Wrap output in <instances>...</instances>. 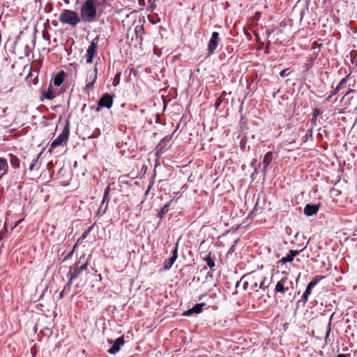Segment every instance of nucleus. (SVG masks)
Listing matches in <instances>:
<instances>
[{"mask_svg":"<svg viewBox=\"0 0 357 357\" xmlns=\"http://www.w3.org/2000/svg\"><path fill=\"white\" fill-rule=\"evenodd\" d=\"M97 0H86L80 7V19L85 23H91L96 21L97 17Z\"/></svg>","mask_w":357,"mask_h":357,"instance_id":"nucleus-1","label":"nucleus"},{"mask_svg":"<svg viewBox=\"0 0 357 357\" xmlns=\"http://www.w3.org/2000/svg\"><path fill=\"white\" fill-rule=\"evenodd\" d=\"M59 20L63 24L75 27L82 22L78 13L73 10L64 9L59 15Z\"/></svg>","mask_w":357,"mask_h":357,"instance_id":"nucleus-2","label":"nucleus"},{"mask_svg":"<svg viewBox=\"0 0 357 357\" xmlns=\"http://www.w3.org/2000/svg\"><path fill=\"white\" fill-rule=\"evenodd\" d=\"M69 135L70 121L69 120H66L61 133L51 143L50 151H51L52 149L62 145L63 142L66 143L68 141Z\"/></svg>","mask_w":357,"mask_h":357,"instance_id":"nucleus-3","label":"nucleus"},{"mask_svg":"<svg viewBox=\"0 0 357 357\" xmlns=\"http://www.w3.org/2000/svg\"><path fill=\"white\" fill-rule=\"evenodd\" d=\"M293 289V281L289 280L287 277H284L276 283L274 291L275 294H284L289 293L291 294L290 291Z\"/></svg>","mask_w":357,"mask_h":357,"instance_id":"nucleus-4","label":"nucleus"},{"mask_svg":"<svg viewBox=\"0 0 357 357\" xmlns=\"http://www.w3.org/2000/svg\"><path fill=\"white\" fill-rule=\"evenodd\" d=\"M173 134L168 135L163 137L155 147V156L160 157L162 153L167 151L171 147V141Z\"/></svg>","mask_w":357,"mask_h":357,"instance_id":"nucleus-5","label":"nucleus"},{"mask_svg":"<svg viewBox=\"0 0 357 357\" xmlns=\"http://www.w3.org/2000/svg\"><path fill=\"white\" fill-rule=\"evenodd\" d=\"M110 191H111V188H110V185L109 184L105 188L102 202H101L100 205V206L97 211V213H96L97 215L102 216L106 213V211L107 210V207H108L109 200L110 199V197H109Z\"/></svg>","mask_w":357,"mask_h":357,"instance_id":"nucleus-6","label":"nucleus"},{"mask_svg":"<svg viewBox=\"0 0 357 357\" xmlns=\"http://www.w3.org/2000/svg\"><path fill=\"white\" fill-rule=\"evenodd\" d=\"M114 96L108 93H105L98 101L96 112H99L101 108L110 109L113 105Z\"/></svg>","mask_w":357,"mask_h":357,"instance_id":"nucleus-7","label":"nucleus"},{"mask_svg":"<svg viewBox=\"0 0 357 357\" xmlns=\"http://www.w3.org/2000/svg\"><path fill=\"white\" fill-rule=\"evenodd\" d=\"M98 42V38H94L91 41L90 45L89 46V47L86 50V53L84 57L86 58V62L87 63H91L93 61L95 56L97 54Z\"/></svg>","mask_w":357,"mask_h":357,"instance_id":"nucleus-8","label":"nucleus"},{"mask_svg":"<svg viewBox=\"0 0 357 357\" xmlns=\"http://www.w3.org/2000/svg\"><path fill=\"white\" fill-rule=\"evenodd\" d=\"M178 245L177 243H176L174 249L172 251V257L165 260L162 266L165 271L169 270L174 264V262L176 261V259L178 258Z\"/></svg>","mask_w":357,"mask_h":357,"instance_id":"nucleus-9","label":"nucleus"},{"mask_svg":"<svg viewBox=\"0 0 357 357\" xmlns=\"http://www.w3.org/2000/svg\"><path fill=\"white\" fill-rule=\"evenodd\" d=\"M82 259H84V255L81 256L79 257V261L76 262L73 266L70 268L69 273L67 274V278L68 279H70V280L73 281L74 280L77 279L82 273L79 267V264L81 262Z\"/></svg>","mask_w":357,"mask_h":357,"instance_id":"nucleus-10","label":"nucleus"},{"mask_svg":"<svg viewBox=\"0 0 357 357\" xmlns=\"http://www.w3.org/2000/svg\"><path fill=\"white\" fill-rule=\"evenodd\" d=\"M108 342L112 344V347L107 350V352L110 354H116L118 353L121 349V347L125 343L123 336L118 337L114 341L109 340Z\"/></svg>","mask_w":357,"mask_h":357,"instance_id":"nucleus-11","label":"nucleus"},{"mask_svg":"<svg viewBox=\"0 0 357 357\" xmlns=\"http://www.w3.org/2000/svg\"><path fill=\"white\" fill-rule=\"evenodd\" d=\"M219 40V33L216 31L212 33L211 38L208 43V53L211 55L214 53L216 50Z\"/></svg>","mask_w":357,"mask_h":357,"instance_id":"nucleus-12","label":"nucleus"},{"mask_svg":"<svg viewBox=\"0 0 357 357\" xmlns=\"http://www.w3.org/2000/svg\"><path fill=\"white\" fill-rule=\"evenodd\" d=\"M97 63L95 65V68L92 72H90L86 79L85 89H90L93 86V84L97 79Z\"/></svg>","mask_w":357,"mask_h":357,"instance_id":"nucleus-13","label":"nucleus"},{"mask_svg":"<svg viewBox=\"0 0 357 357\" xmlns=\"http://www.w3.org/2000/svg\"><path fill=\"white\" fill-rule=\"evenodd\" d=\"M206 305L205 303H200L195 304L192 308L188 309L183 312V315L185 317H190L194 314H197L202 312L203 307Z\"/></svg>","mask_w":357,"mask_h":357,"instance_id":"nucleus-14","label":"nucleus"},{"mask_svg":"<svg viewBox=\"0 0 357 357\" xmlns=\"http://www.w3.org/2000/svg\"><path fill=\"white\" fill-rule=\"evenodd\" d=\"M319 208V204H307L304 207L303 213L307 217L312 216L317 213Z\"/></svg>","mask_w":357,"mask_h":357,"instance_id":"nucleus-15","label":"nucleus"},{"mask_svg":"<svg viewBox=\"0 0 357 357\" xmlns=\"http://www.w3.org/2000/svg\"><path fill=\"white\" fill-rule=\"evenodd\" d=\"M326 276L324 275H316L313 278V279L307 284L306 289L304 292L310 295L312 293V289L323 279H324Z\"/></svg>","mask_w":357,"mask_h":357,"instance_id":"nucleus-16","label":"nucleus"},{"mask_svg":"<svg viewBox=\"0 0 357 357\" xmlns=\"http://www.w3.org/2000/svg\"><path fill=\"white\" fill-rule=\"evenodd\" d=\"M354 83V79L348 75L340 81L335 89H344L347 88V89H350V87L353 86Z\"/></svg>","mask_w":357,"mask_h":357,"instance_id":"nucleus-17","label":"nucleus"},{"mask_svg":"<svg viewBox=\"0 0 357 357\" xmlns=\"http://www.w3.org/2000/svg\"><path fill=\"white\" fill-rule=\"evenodd\" d=\"M173 202H174V199L169 201L162 207L160 208V209L158 211V215H157L158 218L160 219L158 226H159L160 224L161 223L162 220L163 219L165 215L169 211L170 207L172 206Z\"/></svg>","mask_w":357,"mask_h":357,"instance_id":"nucleus-18","label":"nucleus"},{"mask_svg":"<svg viewBox=\"0 0 357 357\" xmlns=\"http://www.w3.org/2000/svg\"><path fill=\"white\" fill-rule=\"evenodd\" d=\"M145 34V31L144 29L143 25H137L135 27V40L138 43L139 45L142 44L143 41V36Z\"/></svg>","mask_w":357,"mask_h":357,"instance_id":"nucleus-19","label":"nucleus"},{"mask_svg":"<svg viewBox=\"0 0 357 357\" xmlns=\"http://www.w3.org/2000/svg\"><path fill=\"white\" fill-rule=\"evenodd\" d=\"M43 152H40L36 158H34L29 167V171L38 170L41 166V161L39 160Z\"/></svg>","mask_w":357,"mask_h":357,"instance_id":"nucleus-20","label":"nucleus"},{"mask_svg":"<svg viewBox=\"0 0 357 357\" xmlns=\"http://www.w3.org/2000/svg\"><path fill=\"white\" fill-rule=\"evenodd\" d=\"M66 77V73L63 70L59 72L55 76H54L52 79V81L54 86H59L63 82Z\"/></svg>","mask_w":357,"mask_h":357,"instance_id":"nucleus-21","label":"nucleus"},{"mask_svg":"<svg viewBox=\"0 0 357 357\" xmlns=\"http://www.w3.org/2000/svg\"><path fill=\"white\" fill-rule=\"evenodd\" d=\"M8 157L9 158V162L12 167L14 169H18L20 167V159L13 153H8Z\"/></svg>","mask_w":357,"mask_h":357,"instance_id":"nucleus-22","label":"nucleus"},{"mask_svg":"<svg viewBox=\"0 0 357 357\" xmlns=\"http://www.w3.org/2000/svg\"><path fill=\"white\" fill-rule=\"evenodd\" d=\"M55 96L54 91H42L40 100L43 101L44 99L52 100Z\"/></svg>","mask_w":357,"mask_h":357,"instance_id":"nucleus-23","label":"nucleus"},{"mask_svg":"<svg viewBox=\"0 0 357 357\" xmlns=\"http://www.w3.org/2000/svg\"><path fill=\"white\" fill-rule=\"evenodd\" d=\"M333 316H334V312L330 316L329 321L327 324L326 337H325L326 343H327L328 341H330L329 336H330L331 331L332 320H333Z\"/></svg>","mask_w":357,"mask_h":357,"instance_id":"nucleus-24","label":"nucleus"},{"mask_svg":"<svg viewBox=\"0 0 357 357\" xmlns=\"http://www.w3.org/2000/svg\"><path fill=\"white\" fill-rule=\"evenodd\" d=\"M94 225L92 226L88 227V229L82 234V236L77 239L75 244L78 245L79 243H80L82 241H83L89 234V233L92 231Z\"/></svg>","mask_w":357,"mask_h":357,"instance_id":"nucleus-25","label":"nucleus"},{"mask_svg":"<svg viewBox=\"0 0 357 357\" xmlns=\"http://www.w3.org/2000/svg\"><path fill=\"white\" fill-rule=\"evenodd\" d=\"M273 160V153L271 151L267 152L264 158H263V164L266 165V166H269Z\"/></svg>","mask_w":357,"mask_h":357,"instance_id":"nucleus-26","label":"nucleus"},{"mask_svg":"<svg viewBox=\"0 0 357 357\" xmlns=\"http://www.w3.org/2000/svg\"><path fill=\"white\" fill-rule=\"evenodd\" d=\"M227 92L225 91H222V94L220 95V96H219L218 98H217L215 99V103H214V107L215 109H218L220 105H221V103L223 101V99H222V96H225L227 95Z\"/></svg>","mask_w":357,"mask_h":357,"instance_id":"nucleus-27","label":"nucleus"},{"mask_svg":"<svg viewBox=\"0 0 357 357\" xmlns=\"http://www.w3.org/2000/svg\"><path fill=\"white\" fill-rule=\"evenodd\" d=\"M77 245L75 244L73 247V249L63 257L62 262L68 261L73 257L75 250L77 248Z\"/></svg>","mask_w":357,"mask_h":357,"instance_id":"nucleus-28","label":"nucleus"},{"mask_svg":"<svg viewBox=\"0 0 357 357\" xmlns=\"http://www.w3.org/2000/svg\"><path fill=\"white\" fill-rule=\"evenodd\" d=\"M204 261H206L207 266L210 268H213L215 267V261L210 256V254L206 257L204 258Z\"/></svg>","mask_w":357,"mask_h":357,"instance_id":"nucleus-29","label":"nucleus"},{"mask_svg":"<svg viewBox=\"0 0 357 357\" xmlns=\"http://www.w3.org/2000/svg\"><path fill=\"white\" fill-rule=\"evenodd\" d=\"M100 135V130L99 128H96L93 132L87 136L88 139H96L98 138Z\"/></svg>","mask_w":357,"mask_h":357,"instance_id":"nucleus-30","label":"nucleus"},{"mask_svg":"<svg viewBox=\"0 0 357 357\" xmlns=\"http://www.w3.org/2000/svg\"><path fill=\"white\" fill-rule=\"evenodd\" d=\"M73 282V280H70V279H68V282L64 286L63 291V292L66 293V294H68L69 292L70 291Z\"/></svg>","mask_w":357,"mask_h":357,"instance_id":"nucleus-31","label":"nucleus"},{"mask_svg":"<svg viewBox=\"0 0 357 357\" xmlns=\"http://www.w3.org/2000/svg\"><path fill=\"white\" fill-rule=\"evenodd\" d=\"M338 91H331V93L327 96L326 98L324 100V102H336L337 98H335L334 100H332L333 96H334Z\"/></svg>","mask_w":357,"mask_h":357,"instance_id":"nucleus-32","label":"nucleus"},{"mask_svg":"<svg viewBox=\"0 0 357 357\" xmlns=\"http://www.w3.org/2000/svg\"><path fill=\"white\" fill-rule=\"evenodd\" d=\"M309 294H307V293L305 292H303L302 296H301V300H299L298 302H297V305H298L300 303H303V305H305V303L307 302L308 301V297H309Z\"/></svg>","mask_w":357,"mask_h":357,"instance_id":"nucleus-33","label":"nucleus"},{"mask_svg":"<svg viewBox=\"0 0 357 357\" xmlns=\"http://www.w3.org/2000/svg\"><path fill=\"white\" fill-rule=\"evenodd\" d=\"M292 72H293V70L291 68H286V69L282 70L280 73V75L282 77H286L290 75Z\"/></svg>","mask_w":357,"mask_h":357,"instance_id":"nucleus-34","label":"nucleus"},{"mask_svg":"<svg viewBox=\"0 0 357 357\" xmlns=\"http://www.w3.org/2000/svg\"><path fill=\"white\" fill-rule=\"evenodd\" d=\"M238 241H239V239L237 238L236 240H235L234 241V243L232 244V245L229 248V250L227 251V255H231L233 252H235L236 245L238 243Z\"/></svg>","mask_w":357,"mask_h":357,"instance_id":"nucleus-35","label":"nucleus"},{"mask_svg":"<svg viewBox=\"0 0 357 357\" xmlns=\"http://www.w3.org/2000/svg\"><path fill=\"white\" fill-rule=\"evenodd\" d=\"M293 261L292 258L287 254L286 257H282L279 261V264H284L287 262H291Z\"/></svg>","mask_w":357,"mask_h":357,"instance_id":"nucleus-36","label":"nucleus"},{"mask_svg":"<svg viewBox=\"0 0 357 357\" xmlns=\"http://www.w3.org/2000/svg\"><path fill=\"white\" fill-rule=\"evenodd\" d=\"M155 183V176H153L151 178H150V181H149V186L147 188V190H146L145 192V195H147L149 194V192L150 191V190L151 189V188L153 187V184Z\"/></svg>","mask_w":357,"mask_h":357,"instance_id":"nucleus-37","label":"nucleus"},{"mask_svg":"<svg viewBox=\"0 0 357 357\" xmlns=\"http://www.w3.org/2000/svg\"><path fill=\"white\" fill-rule=\"evenodd\" d=\"M247 144L246 137H243L240 141V148L241 150L245 151Z\"/></svg>","mask_w":357,"mask_h":357,"instance_id":"nucleus-38","label":"nucleus"},{"mask_svg":"<svg viewBox=\"0 0 357 357\" xmlns=\"http://www.w3.org/2000/svg\"><path fill=\"white\" fill-rule=\"evenodd\" d=\"M239 123L242 128L247 126V120L245 116H241Z\"/></svg>","mask_w":357,"mask_h":357,"instance_id":"nucleus-39","label":"nucleus"},{"mask_svg":"<svg viewBox=\"0 0 357 357\" xmlns=\"http://www.w3.org/2000/svg\"><path fill=\"white\" fill-rule=\"evenodd\" d=\"M320 109L318 108H314L312 110V116L314 117V119H317V116L321 114Z\"/></svg>","mask_w":357,"mask_h":357,"instance_id":"nucleus-40","label":"nucleus"},{"mask_svg":"<svg viewBox=\"0 0 357 357\" xmlns=\"http://www.w3.org/2000/svg\"><path fill=\"white\" fill-rule=\"evenodd\" d=\"M260 208H258V201L257 202V203L255 204L253 209L252 210V211L250 212V215H255L256 213H258L259 210Z\"/></svg>","mask_w":357,"mask_h":357,"instance_id":"nucleus-41","label":"nucleus"},{"mask_svg":"<svg viewBox=\"0 0 357 357\" xmlns=\"http://www.w3.org/2000/svg\"><path fill=\"white\" fill-rule=\"evenodd\" d=\"M288 255L294 260V257L298 255V251L291 250H289Z\"/></svg>","mask_w":357,"mask_h":357,"instance_id":"nucleus-42","label":"nucleus"},{"mask_svg":"<svg viewBox=\"0 0 357 357\" xmlns=\"http://www.w3.org/2000/svg\"><path fill=\"white\" fill-rule=\"evenodd\" d=\"M258 167H255L254 172L251 174V179L254 181L256 178L257 175L258 174Z\"/></svg>","mask_w":357,"mask_h":357,"instance_id":"nucleus-43","label":"nucleus"},{"mask_svg":"<svg viewBox=\"0 0 357 357\" xmlns=\"http://www.w3.org/2000/svg\"><path fill=\"white\" fill-rule=\"evenodd\" d=\"M252 273H248V274L244 275L241 278V280L236 282V288H238V286L240 285L241 282L243 280V278L250 277V276L251 275V274H252Z\"/></svg>","mask_w":357,"mask_h":357,"instance_id":"nucleus-44","label":"nucleus"},{"mask_svg":"<svg viewBox=\"0 0 357 357\" xmlns=\"http://www.w3.org/2000/svg\"><path fill=\"white\" fill-rule=\"evenodd\" d=\"M266 280V278L264 277L263 278V280L259 284V289H263V290H264L266 289V286H265V281Z\"/></svg>","mask_w":357,"mask_h":357,"instance_id":"nucleus-45","label":"nucleus"},{"mask_svg":"<svg viewBox=\"0 0 357 357\" xmlns=\"http://www.w3.org/2000/svg\"><path fill=\"white\" fill-rule=\"evenodd\" d=\"M88 265H89V264L86 261V262L84 263L83 264H82L81 266H79L81 272L86 271L88 268Z\"/></svg>","mask_w":357,"mask_h":357,"instance_id":"nucleus-46","label":"nucleus"},{"mask_svg":"<svg viewBox=\"0 0 357 357\" xmlns=\"http://www.w3.org/2000/svg\"><path fill=\"white\" fill-rule=\"evenodd\" d=\"M268 167V166H266V165H264V167L262 169V173L264 174V176H266V175Z\"/></svg>","mask_w":357,"mask_h":357,"instance_id":"nucleus-47","label":"nucleus"},{"mask_svg":"<svg viewBox=\"0 0 357 357\" xmlns=\"http://www.w3.org/2000/svg\"><path fill=\"white\" fill-rule=\"evenodd\" d=\"M256 162H257V159L256 158H253L252 162H251V163H250V166L252 167H254V168L256 167H255Z\"/></svg>","mask_w":357,"mask_h":357,"instance_id":"nucleus-48","label":"nucleus"},{"mask_svg":"<svg viewBox=\"0 0 357 357\" xmlns=\"http://www.w3.org/2000/svg\"><path fill=\"white\" fill-rule=\"evenodd\" d=\"M248 281H245L243 284V290H246L248 289Z\"/></svg>","mask_w":357,"mask_h":357,"instance_id":"nucleus-49","label":"nucleus"},{"mask_svg":"<svg viewBox=\"0 0 357 357\" xmlns=\"http://www.w3.org/2000/svg\"><path fill=\"white\" fill-rule=\"evenodd\" d=\"M257 282H254L252 285H251V289L252 291H255V289L257 287Z\"/></svg>","mask_w":357,"mask_h":357,"instance_id":"nucleus-50","label":"nucleus"},{"mask_svg":"<svg viewBox=\"0 0 357 357\" xmlns=\"http://www.w3.org/2000/svg\"><path fill=\"white\" fill-rule=\"evenodd\" d=\"M66 293L62 290L59 294V298L61 299L66 296Z\"/></svg>","mask_w":357,"mask_h":357,"instance_id":"nucleus-51","label":"nucleus"},{"mask_svg":"<svg viewBox=\"0 0 357 357\" xmlns=\"http://www.w3.org/2000/svg\"><path fill=\"white\" fill-rule=\"evenodd\" d=\"M70 66L74 68V70H75L74 76H75L76 75V72H77V69H76L77 65L76 64H70Z\"/></svg>","mask_w":357,"mask_h":357,"instance_id":"nucleus-52","label":"nucleus"},{"mask_svg":"<svg viewBox=\"0 0 357 357\" xmlns=\"http://www.w3.org/2000/svg\"><path fill=\"white\" fill-rule=\"evenodd\" d=\"M316 122H317V119H314V117L312 116V118L311 119V123L312 125H316Z\"/></svg>","mask_w":357,"mask_h":357,"instance_id":"nucleus-53","label":"nucleus"},{"mask_svg":"<svg viewBox=\"0 0 357 357\" xmlns=\"http://www.w3.org/2000/svg\"><path fill=\"white\" fill-rule=\"evenodd\" d=\"M208 278H213V274H212V273L208 272V273L206 274V279H208Z\"/></svg>","mask_w":357,"mask_h":357,"instance_id":"nucleus-54","label":"nucleus"},{"mask_svg":"<svg viewBox=\"0 0 357 357\" xmlns=\"http://www.w3.org/2000/svg\"><path fill=\"white\" fill-rule=\"evenodd\" d=\"M272 32H273V31H271V30H267V31H266V35H267L268 36H270V35L272 33Z\"/></svg>","mask_w":357,"mask_h":357,"instance_id":"nucleus-55","label":"nucleus"},{"mask_svg":"<svg viewBox=\"0 0 357 357\" xmlns=\"http://www.w3.org/2000/svg\"><path fill=\"white\" fill-rule=\"evenodd\" d=\"M342 354V356H344V357H351L350 354Z\"/></svg>","mask_w":357,"mask_h":357,"instance_id":"nucleus-56","label":"nucleus"},{"mask_svg":"<svg viewBox=\"0 0 357 357\" xmlns=\"http://www.w3.org/2000/svg\"><path fill=\"white\" fill-rule=\"evenodd\" d=\"M280 26H286L285 22H281L280 23Z\"/></svg>","mask_w":357,"mask_h":357,"instance_id":"nucleus-57","label":"nucleus"},{"mask_svg":"<svg viewBox=\"0 0 357 357\" xmlns=\"http://www.w3.org/2000/svg\"><path fill=\"white\" fill-rule=\"evenodd\" d=\"M336 357H344V356H342V354H338Z\"/></svg>","mask_w":357,"mask_h":357,"instance_id":"nucleus-58","label":"nucleus"},{"mask_svg":"<svg viewBox=\"0 0 357 357\" xmlns=\"http://www.w3.org/2000/svg\"><path fill=\"white\" fill-rule=\"evenodd\" d=\"M275 93H275V91H273V97H275Z\"/></svg>","mask_w":357,"mask_h":357,"instance_id":"nucleus-59","label":"nucleus"},{"mask_svg":"<svg viewBox=\"0 0 357 357\" xmlns=\"http://www.w3.org/2000/svg\"><path fill=\"white\" fill-rule=\"evenodd\" d=\"M203 296H204V295L199 296V300H201L202 298H203Z\"/></svg>","mask_w":357,"mask_h":357,"instance_id":"nucleus-60","label":"nucleus"},{"mask_svg":"<svg viewBox=\"0 0 357 357\" xmlns=\"http://www.w3.org/2000/svg\"><path fill=\"white\" fill-rule=\"evenodd\" d=\"M280 91H281L278 90V91H276V93H279Z\"/></svg>","mask_w":357,"mask_h":357,"instance_id":"nucleus-61","label":"nucleus"},{"mask_svg":"<svg viewBox=\"0 0 357 357\" xmlns=\"http://www.w3.org/2000/svg\"><path fill=\"white\" fill-rule=\"evenodd\" d=\"M2 237H1V235L0 234V241L1 240Z\"/></svg>","mask_w":357,"mask_h":357,"instance_id":"nucleus-62","label":"nucleus"}]
</instances>
